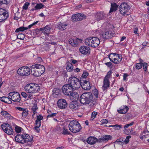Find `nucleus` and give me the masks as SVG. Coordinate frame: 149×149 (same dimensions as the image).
Returning a JSON list of instances; mask_svg holds the SVG:
<instances>
[{"label":"nucleus","mask_w":149,"mask_h":149,"mask_svg":"<svg viewBox=\"0 0 149 149\" xmlns=\"http://www.w3.org/2000/svg\"><path fill=\"white\" fill-rule=\"evenodd\" d=\"M79 101L84 105L89 104L91 107H95L97 104L96 100L93 99L92 94L91 92L83 93L80 97Z\"/></svg>","instance_id":"nucleus-1"},{"label":"nucleus","mask_w":149,"mask_h":149,"mask_svg":"<svg viewBox=\"0 0 149 149\" xmlns=\"http://www.w3.org/2000/svg\"><path fill=\"white\" fill-rule=\"evenodd\" d=\"M31 69V74L36 77H39L45 72V67L39 64L33 65L30 66Z\"/></svg>","instance_id":"nucleus-2"},{"label":"nucleus","mask_w":149,"mask_h":149,"mask_svg":"<svg viewBox=\"0 0 149 149\" xmlns=\"http://www.w3.org/2000/svg\"><path fill=\"white\" fill-rule=\"evenodd\" d=\"M70 130L73 133L79 132L81 129V127L78 121L72 120L70 121L68 126Z\"/></svg>","instance_id":"nucleus-3"},{"label":"nucleus","mask_w":149,"mask_h":149,"mask_svg":"<svg viewBox=\"0 0 149 149\" xmlns=\"http://www.w3.org/2000/svg\"><path fill=\"white\" fill-rule=\"evenodd\" d=\"M100 39L97 37H90L85 40V44L89 46L95 48L98 47L100 44Z\"/></svg>","instance_id":"nucleus-4"},{"label":"nucleus","mask_w":149,"mask_h":149,"mask_svg":"<svg viewBox=\"0 0 149 149\" xmlns=\"http://www.w3.org/2000/svg\"><path fill=\"white\" fill-rule=\"evenodd\" d=\"M30 68L26 66L19 68L17 71L18 74L22 76H27L30 74Z\"/></svg>","instance_id":"nucleus-5"},{"label":"nucleus","mask_w":149,"mask_h":149,"mask_svg":"<svg viewBox=\"0 0 149 149\" xmlns=\"http://www.w3.org/2000/svg\"><path fill=\"white\" fill-rule=\"evenodd\" d=\"M9 96L12 97L11 100L13 102H18L21 100L19 94L17 92L15 91L10 92L8 94Z\"/></svg>","instance_id":"nucleus-6"},{"label":"nucleus","mask_w":149,"mask_h":149,"mask_svg":"<svg viewBox=\"0 0 149 149\" xmlns=\"http://www.w3.org/2000/svg\"><path fill=\"white\" fill-rule=\"evenodd\" d=\"M130 6L125 3H123L119 6V11L120 13L124 15L130 9Z\"/></svg>","instance_id":"nucleus-7"},{"label":"nucleus","mask_w":149,"mask_h":149,"mask_svg":"<svg viewBox=\"0 0 149 149\" xmlns=\"http://www.w3.org/2000/svg\"><path fill=\"white\" fill-rule=\"evenodd\" d=\"M70 84H64L62 88L63 93L66 95L70 96L72 93V89L70 88Z\"/></svg>","instance_id":"nucleus-8"},{"label":"nucleus","mask_w":149,"mask_h":149,"mask_svg":"<svg viewBox=\"0 0 149 149\" xmlns=\"http://www.w3.org/2000/svg\"><path fill=\"white\" fill-rule=\"evenodd\" d=\"M86 17V15L83 14H76L72 15L71 19L73 22H75L82 20L85 18Z\"/></svg>","instance_id":"nucleus-9"},{"label":"nucleus","mask_w":149,"mask_h":149,"mask_svg":"<svg viewBox=\"0 0 149 149\" xmlns=\"http://www.w3.org/2000/svg\"><path fill=\"white\" fill-rule=\"evenodd\" d=\"M57 105L59 109H64L66 108L67 107L68 103L65 100L61 98L58 100Z\"/></svg>","instance_id":"nucleus-10"},{"label":"nucleus","mask_w":149,"mask_h":149,"mask_svg":"<svg viewBox=\"0 0 149 149\" xmlns=\"http://www.w3.org/2000/svg\"><path fill=\"white\" fill-rule=\"evenodd\" d=\"M8 17V14L6 11L2 8L0 9V22L6 19Z\"/></svg>","instance_id":"nucleus-11"},{"label":"nucleus","mask_w":149,"mask_h":149,"mask_svg":"<svg viewBox=\"0 0 149 149\" xmlns=\"http://www.w3.org/2000/svg\"><path fill=\"white\" fill-rule=\"evenodd\" d=\"M108 16V15L103 12L97 13L95 16V19L98 21L105 19Z\"/></svg>","instance_id":"nucleus-12"},{"label":"nucleus","mask_w":149,"mask_h":149,"mask_svg":"<svg viewBox=\"0 0 149 149\" xmlns=\"http://www.w3.org/2000/svg\"><path fill=\"white\" fill-rule=\"evenodd\" d=\"M79 51L83 54H90V48L88 47L82 46L80 47Z\"/></svg>","instance_id":"nucleus-13"},{"label":"nucleus","mask_w":149,"mask_h":149,"mask_svg":"<svg viewBox=\"0 0 149 149\" xmlns=\"http://www.w3.org/2000/svg\"><path fill=\"white\" fill-rule=\"evenodd\" d=\"M112 138V136L110 135H103L101 138L99 139L98 142L100 143L104 141H107L109 140H111Z\"/></svg>","instance_id":"nucleus-14"},{"label":"nucleus","mask_w":149,"mask_h":149,"mask_svg":"<svg viewBox=\"0 0 149 149\" xmlns=\"http://www.w3.org/2000/svg\"><path fill=\"white\" fill-rule=\"evenodd\" d=\"M80 40V39L77 38H70L68 42L72 46H76Z\"/></svg>","instance_id":"nucleus-15"},{"label":"nucleus","mask_w":149,"mask_h":149,"mask_svg":"<svg viewBox=\"0 0 149 149\" xmlns=\"http://www.w3.org/2000/svg\"><path fill=\"white\" fill-rule=\"evenodd\" d=\"M22 137H23L24 143L31 142L33 140V138H31L29 134L24 133L22 134Z\"/></svg>","instance_id":"nucleus-16"},{"label":"nucleus","mask_w":149,"mask_h":149,"mask_svg":"<svg viewBox=\"0 0 149 149\" xmlns=\"http://www.w3.org/2000/svg\"><path fill=\"white\" fill-rule=\"evenodd\" d=\"M98 140L95 137L90 136L87 139V142L89 144L93 145L95 143L96 141H98Z\"/></svg>","instance_id":"nucleus-17"},{"label":"nucleus","mask_w":149,"mask_h":149,"mask_svg":"<svg viewBox=\"0 0 149 149\" xmlns=\"http://www.w3.org/2000/svg\"><path fill=\"white\" fill-rule=\"evenodd\" d=\"M78 103L77 102H72L69 105V107L73 111L76 110L78 109Z\"/></svg>","instance_id":"nucleus-18"},{"label":"nucleus","mask_w":149,"mask_h":149,"mask_svg":"<svg viewBox=\"0 0 149 149\" xmlns=\"http://www.w3.org/2000/svg\"><path fill=\"white\" fill-rule=\"evenodd\" d=\"M50 29L51 28L48 25L44 28H40V30L43 31V33L48 36L49 33Z\"/></svg>","instance_id":"nucleus-19"},{"label":"nucleus","mask_w":149,"mask_h":149,"mask_svg":"<svg viewBox=\"0 0 149 149\" xmlns=\"http://www.w3.org/2000/svg\"><path fill=\"white\" fill-rule=\"evenodd\" d=\"M70 96L71 99L75 102H77L79 98L78 94L76 92H72Z\"/></svg>","instance_id":"nucleus-20"},{"label":"nucleus","mask_w":149,"mask_h":149,"mask_svg":"<svg viewBox=\"0 0 149 149\" xmlns=\"http://www.w3.org/2000/svg\"><path fill=\"white\" fill-rule=\"evenodd\" d=\"M22 136V134H17L15 138V141L19 143L24 144L23 137Z\"/></svg>","instance_id":"nucleus-21"},{"label":"nucleus","mask_w":149,"mask_h":149,"mask_svg":"<svg viewBox=\"0 0 149 149\" xmlns=\"http://www.w3.org/2000/svg\"><path fill=\"white\" fill-rule=\"evenodd\" d=\"M78 81L79 82V79L75 77H71L68 80V84H76Z\"/></svg>","instance_id":"nucleus-22"},{"label":"nucleus","mask_w":149,"mask_h":149,"mask_svg":"<svg viewBox=\"0 0 149 149\" xmlns=\"http://www.w3.org/2000/svg\"><path fill=\"white\" fill-rule=\"evenodd\" d=\"M68 24L64 23L58 22L57 25L58 29L61 30H63L66 29Z\"/></svg>","instance_id":"nucleus-23"},{"label":"nucleus","mask_w":149,"mask_h":149,"mask_svg":"<svg viewBox=\"0 0 149 149\" xmlns=\"http://www.w3.org/2000/svg\"><path fill=\"white\" fill-rule=\"evenodd\" d=\"M4 132L8 135H11L13 134V130L11 126L8 128H5L3 130Z\"/></svg>","instance_id":"nucleus-24"},{"label":"nucleus","mask_w":149,"mask_h":149,"mask_svg":"<svg viewBox=\"0 0 149 149\" xmlns=\"http://www.w3.org/2000/svg\"><path fill=\"white\" fill-rule=\"evenodd\" d=\"M118 7L116 3H112L111 4V7L109 13L115 11Z\"/></svg>","instance_id":"nucleus-25"},{"label":"nucleus","mask_w":149,"mask_h":149,"mask_svg":"<svg viewBox=\"0 0 149 149\" xmlns=\"http://www.w3.org/2000/svg\"><path fill=\"white\" fill-rule=\"evenodd\" d=\"M129 109L128 107L126 106H124L123 108L118 111L119 113L121 114H125L127 112Z\"/></svg>","instance_id":"nucleus-26"},{"label":"nucleus","mask_w":149,"mask_h":149,"mask_svg":"<svg viewBox=\"0 0 149 149\" xmlns=\"http://www.w3.org/2000/svg\"><path fill=\"white\" fill-rule=\"evenodd\" d=\"M1 114L4 117L6 118H10L12 116H11L10 114H9L8 112L5 111H2L1 112Z\"/></svg>","instance_id":"nucleus-27"},{"label":"nucleus","mask_w":149,"mask_h":149,"mask_svg":"<svg viewBox=\"0 0 149 149\" xmlns=\"http://www.w3.org/2000/svg\"><path fill=\"white\" fill-rule=\"evenodd\" d=\"M91 85L92 84H81V86L84 90H88L90 89L91 87Z\"/></svg>","instance_id":"nucleus-28"},{"label":"nucleus","mask_w":149,"mask_h":149,"mask_svg":"<svg viewBox=\"0 0 149 149\" xmlns=\"http://www.w3.org/2000/svg\"><path fill=\"white\" fill-rule=\"evenodd\" d=\"M67 66L66 69L69 72H71L72 70V65L71 63L68 62H67Z\"/></svg>","instance_id":"nucleus-29"},{"label":"nucleus","mask_w":149,"mask_h":149,"mask_svg":"<svg viewBox=\"0 0 149 149\" xmlns=\"http://www.w3.org/2000/svg\"><path fill=\"white\" fill-rule=\"evenodd\" d=\"M102 37L105 39H108L111 38L110 34L108 31L105 32L104 33L102 34Z\"/></svg>","instance_id":"nucleus-30"},{"label":"nucleus","mask_w":149,"mask_h":149,"mask_svg":"<svg viewBox=\"0 0 149 149\" xmlns=\"http://www.w3.org/2000/svg\"><path fill=\"white\" fill-rule=\"evenodd\" d=\"M28 29L27 27H24V26L20 27L16 29L15 32L17 33L19 31H23L25 30H26Z\"/></svg>","instance_id":"nucleus-31"},{"label":"nucleus","mask_w":149,"mask_h":149,"mask_svg":"<svg viewBox=\"0 0 149 149\" xmlns=\"http://www.w3.org/2000/svg\"><path fill=\"white\" fill-rule=\"evenodd\" d=\"M81 84H70V88H71L72 90H77L79 88Z\"/></svg>","instance_id":"nucleus-32"},{"label":"nucleus","mask_w":149,"mask_h":149,"mask_svg":"<svg viewBox=\"0 0 149 149\" xmlns=\"http://www.w3.org/2000/svg\"><path fill=\"white\" fill-rule=\"evenodd\" d=\"M44 6V5L42 3H37L36 4V5L35 6V9H36L37 10L40 9H41Z\"/></svg>","instance_id":"nucleus-33"},{"label":"nucleus","mask_w":149,"mask_h":149,"mask_svg":"<svg viewBox=\"0 0 149 149\" xmlns=\"http://www.w3.org/2000/svg\"><path fill=\"white\" fill-rule=\"evenodd\" d=\"M109 58L111 61L113 62L115 64H118L120 62V61H118V60L116 58H114L113 60L112 58H111L110 57V56H109Z\"/></svg>","instance_id":"nucleus-34"},{"label":"nucleus","mask_w":149,"mask_h":149,"mask_svg":"<svg viewBox=\"0 0 149 149\" xmlns=\"http://www.w3.org/2000/svg\"><path fill=\"white\" fill-rule=\"evenodd\" d=\"M122 125H119L116 124L115 125H109L108 127H115V129L116 130H119L121 127Z\"/></svg>","instance_id":"nucleus-35"},{"label":"nucleus","mask_w":149,"mask_h":149,"mask_svg":"<svg viewBox=\"0 0 149 149\" xmlns=\"http://www.w3.org/2000/svg\"><path fill=\"white\" fill-rule=\"evenodd\" d=\"M11 126L10 125L6 123H3L1 125V128L3 130L5 128H8Z\"/></svg>","instance_id":"nucleus-36"},{"label":"nucleus","mask_w":149,"mask_h":149,"mask_svg":"<svg viewBox=\"0 0 149 149\" xmlns=\"http://www.w3.org/2000/svg\"><path fill=\"white\" fill-rule=\"evenodd\" d=\"M17 37L18 39L23 40L25 38V35L21 33L18 35Z\"/></svg>","instance_id":"nucleus-37"},{"label":"nucleus","mask_w":149,"mask_h":149,"mask_svg":"<svg viewBox=\"0 0 149 149\" xmlns=\"http://www.w3.org/2000/svg\"><path fill=\"white\" fill-rule=\"evenodd\" d=\"M63 131L62 133V134H63L64 135H66V134H68V135H71V133L70 132H68V130L67 129H65V128L64 127H63Z\"/></svg>","instance_id":"nucleus-38"},{"label":"nucleus","mask_w":149,"mask_h":149,"mask_svg":"<svg viewBox=\"0 0 149 149\" xmlns=\"http://www.w3.org/2000/svg\"><path fill=\"white\" fill-rule=\"evenodd\" d=\"M110 84H103L102 87V89L104 91H107V89L109 87Z\"/></svg>","instance_id":"nucleus-39"},{"label":"nucleus","mask_w":149,"mask_h":149,"mask_svg":"<svg viewBox=\"0 0 149 149\" xmlns=\"http://www.w3.org/2000/svg\"><path fill=\"white\" fill-rule=\"evenodd\" d=\"M0 100L5 103H7V100H8V98L7 97L5 96H3L0 97Z\"/></svg>","instance_id":"nucleus-40"},{"label":"nucleus","mask_w":149,"mask_h":149,"mask_svg":"<svg viewBox=\"0 0 149 149\" xmlns=\"http://www.w3.org/2000/svg\"><path fill=\"white\" fill-rule=\"evenodd\" d=\"M28 110H26L24 109V110L23 111L22 113V116L23 117H25L28 114Z\"/></svg>","instance_id":"nucleus-41"},{"label":"nucleus","mask_w":149,"mask_h":149,"mask_svg":"<svg viewBox=\"0 0 149 149\" xmlns=\"http://www.w3.org/2000/svg\"><path fill=\"white\" fill-rule=\"evenodd\" d=\"M9 2V0H0V4H8Z\"/></svg>","instance_id":"nucleus-42"},{"label":"nucleus","mask_w":149,"mask_h":149,"mask_svg":"<svg viewBox=\"0 0 149 149\" xmlns=\"http://www.w3.org/2000/svg\"><path fill=\"white\" fill-rule=\"evenodd\" d=\"M88 81H86V79H83L80 78V80H79V83L80 84H84V83L85 84H87Z\"/></svg>","instance_id":"nucleus-43"},{"label":"nucleus","mask_w":149,"mask_h":149,"mask_svg":"<svg viewBox=\"0 0 149 149\" xmlns=\"http://www.w3.org/2000/svg\"><path fill=\"white\" fill-rule=\"evenodd\" d=\"M60 90L58 88H55L53 92H54L55 94L57 95H59L60 94Z\"/></svg>","instance_id":"nucleus-44"},{"label":"nucleus","mask_w":149,"mask_h":149,"mask_svg":"<svg viewBox=\"0 0 149 149\" xmlns=\"http://www.w3.org/2000/svg\"><path fill=\"white\" fill-rule=\"evenodd\" d=\"M97 114V112L95 111L93 112L91 114V120H93L95 118Z\"/></svg>","instance_id":"nucleus-45"},{"label":"nucleus","mask_w":149,"mask_h":149,"mask_svg":"<svg viewBox=\"0 0 149 149\" xmlns=\"http://www.w3.org/2000/svg\"><path fill=\"white\" fill-rule=\"evenodd\" d=\"M88 75V74L87 72H84L81 78L85 79L87 77Z\"/></svg>","instance_id":"nucleus-46"},{"label":"nucleus","mask_w":149,"mask_h":149,"mask_svg":"<svg viewBox=\"0 0 149 149\" xmlns=\"http://www.w3.org/2000/svg\"><path fill=\"white\" fill-rule=\"evenodd\" d=\"M131 136H128L126 137V139H124V143H125V144H127L129 142V139L131 138Z\"/></svg>","instance_id":"nucleus-47"},{"label":"nucleus","mask_w":149,"mask_h":149,"mask_svg":"<svg viewBox=\"0 0 149 149\" xmlns=\"http://www.w3.org/2000/svg\"><path fill=\"white\" fill-rule=\"evenodd\" d=\"M30 4L29 3L27 2L25 3L22 7V8L24 10H26L28 9V6Z\"/></svg>","instance_id":"nucleus-48"},{"label":"nucleus","mask_w":149,"mask_h":149,"mask_svg":"<svg viewBox=\"0 0 149 149\" xmlns=\"http://www.w3.org/2000/svg\"><path fill=\"white\" fill-rule=\"evenodd\" d=\"M38 108L36 103H34L33 105L31 108V110L32 111L36 110L38 109Z\"/></svg>","instance_id":"nucleus-49"},{"label":"nucleus","mask_w":149,"mask_h":149,"mask_svg":"<svg viewBox=\"0 0 149 149\" xmlns=\"http://www.w3.org/2000/svg\"><path fill=\"white\" fill-rule=\"evenodd\" d=\"M21 129L22 128L21 127L17 125L15 127V130L16 132L17 133L20 132L21 131Z\"/></svg>","instance_id":"nucleus-50"},{"label":"nucleus","mask_w":149,"mask_h":149,"mask_svg":"<svg viewBox=\"0 0 149 149\" xmlns=\"http://www.w3.org/2000/svg\"><path fill=\"white\" fill-rule=\"evenodd\" d=\"M33 86H34V91H38L40 90V86H38V84H33Z\"/></svg>","instance_id":"nucleus-51"},{"label":"nucleus","mask_w":149,"mask_h":149,"mask_svg":"<svg viewBox=\"0 0 149 149\" xmlns=\"http://www.w3.org/2000/svg\"><path fill=\"white\" fill-rule=\"evenodd\" d=\"M108 77H105L104 78V84H109V80Z\"/></svg>","instance_id":"nucleus-52"},{"label":"nucleus","mask_w":149,"mask_h":149,"mask_svg":"<svg viewBox=\"0 0 149 149\" xmlns=\"http://www.w3.org/2000/svg\"><path fill=\"white\" fill-rule=\"evenodd\" d=\"M93 93L95 96L97 98L98 97V92L97 89H95L93 92Z\"/></svg>","instance_id":"nucleus-53"},{"label":"nucleus","mask_w":149,"mask_h":149,"mask_svg":"<svg viewBox=\"0 0 149 149\" xmlns=\"http://www.w3.org/2000/svg\"><path fill=\"white\" fill-rule=\"evenodd\" d=\"M134 124V122H132L131 123L129 124H127L125 125L124 126V129H126L129 126H132Z\"/></svg>","instance_id":"nucleus-54"},{"label":"nucleus","mask_w":149,"mask_h":149,"mask_svg":"<svg viewBox=\"0 0 149 149\" xmlns=\"http://www.w3.org/2000/svg\"><path fill=\"white\" fill-rule=\"evenodd\" d=\"M30 84H26L24 88L25 91H28L29 93V91L30 90Z\"/></svg>","instance_id":"nucleus-55"},{"label":"nucleus","mask_w":149,"mask_h":149,"mask_svg":"<svg viewBox=\"0 0 149 149\" xmlns=\"http://www.w3.org/2000/svg\"><path fill=\"white\" fill-rule=\"evenodd\" d=\"M142 66V65L141 63H137L136 65V68L137 69H141Z\"/></svg>","instance_id":"nucleus-56"},{"label":"nucleus","mask_w":149,"mask_h":149,"mask_svg":"<svg viewBox=\"0 0 149 149\" xmlns=\"http://www.w3.org/2000/svg\"><path fill=\"white\" fill-rule=\"evenodd\" d=\"M105 64L108 67L111 68L113 67V65L111 62H107L105 63Z\"/></svg>","instance_id":"nucleus-57"},{"label":"nucleus","mask_w":149,"mask_h":149,"mask_svg":"<svg viewBox=\"0 0 149 149\" xmlns=\"http://www.w3.org/2000/svg\"><path fill=\"white\" fill-rule=\"evenodd\" d=\"M142 66L143 67V68L144 70L146 71L147 68V63H143V64L142 65Z\"/></svg>","instance_id":"nucleus-58"},{"label":"nucleus","mask_w":149,"mask_h":149,"mask_svg":"<svg viewBox=\"0 0 149 149\" xmlns=\"http://www.w3.org/2000/svg\"><path fill=\"white\" fill-rule=\"evenodd\" d=\"M43 118V117L40 114L38 116H37L36 120L38 121H40V120H42Z\"/></svg>","instance_id":"nucleus-59"},{"label":"nucleus","mask_w":149,"mask_h":149,"mask_svg":"<svg viewBox=\"0 0 149 149\" xmlns=\"http://www.w3.org/2000/svg\"><path fill=\"white\" fill-rule=\"evenodd\" d=\"M34 88V86H30V90L29 91V93H33L35 91Z\"/></svg>","instance_id":"nucleus-60"},{"label":"nucleus","mask_w":149,"mask_h":149,"mask_svg":"<svg viewBox=\"0 0 149 149\" xmlns=\"http://www.w3.org/2000/svg\"><path fill=\"white\" fill-rule=\"evenodd\" d=\"M56 114H57L56 113H51V114H49L47 116V118H49L52 117H53L56 116Z\"/></svg>","instance_id":"nucleus-61"},{"label":"nucleus","mask_w":149,"mask_h":149,"mask_svg":"<svg viewBox=\"0 0 149 149\" xmlns=\"http://www.w3.org/2000/svg\"><path fill=\"white\" fill-rule=\"evenodd\" d=\"M41 121H38L36 120L35 121V125H36V126L40 127V126L41 125Z\"/></svg>","instance_id":"nucleus-62"},{"label":"nucleus","mask_w":149,"mask_h":149,"mask_svg":"<svg viewBox=\"0 0 149 149\" xmlns=\"http://www.w3.org/2000/svg\"><path fill=\"white\" fill-rule=\"evenodd\" d=\"M38 22H39L38 21H37L29 25L28 26V27H27L28 28V29L31 28V27H32L33 26L36 24Z\"/></svg>","instance_id":"nucleus-63"},{"label":"nucleus","mask_w":149,"mask_h":149,"mask_svg":"<svg viewBox=\"0 0 149 149\" xmlns=\"http://www.w3.org/2000/svg\"><path fill=\"white\" fill-rule=\"evenodd\" d=\"M101 122L102 124H106L107 123L108 121L106 119H103L101 120Z\"/></svg>","instance_id":"nucleus-64"}]
</instances>
